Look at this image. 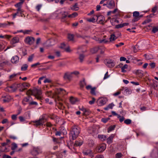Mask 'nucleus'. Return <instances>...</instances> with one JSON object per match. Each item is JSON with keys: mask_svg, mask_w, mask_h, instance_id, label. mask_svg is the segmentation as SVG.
Returning a JSON list of instances; mask_svg holds the SVG:
<instances>
[{"mask_svg": "<svg viewBox=\"0 0 158 158\" xmlns=\"http://www.w3.org/2000/svg\"><path fill=\"white\" fill-rule=\"evenodd\" d=\"M80 128L76 126H73L70 132V139L74 140L76 139L80 133Z\"/></svg>", "mask_w": 158, "mask_h": 158, "instance_id": "nucleus-1", "label": "nucleus"}, {"mask_svg": "<svg viewBox=\"0 0 158 158\" xmlns=\"http://www.w3.org/2000/svg\"><path fill=\"white\" fill-rule=\"evenodd\" d=\"M27 95H34L38 99H40L41 98L40 95L42 94L40 90L34 88L33 89H29L27 92Z\"/></svg>", "mask_w": 158, "mask_h": 158, "instance_id": "nucleus-2", "label": "nucleus"}, {"mask_svg": "<svg viewBox=\"0 0 158 158\" xmlns=\"http://www.w3.org/2000/svg\"><path fill=\"white\" fill-rule=\"evenodd\" d=\"M46 94L48 97H50L55 99V101L57 103H58L60 105L62 106L63 104L61 102H60L61 101V99L60 96L58 95H55L52 91H47L46 92Z\"/></svg>", "mask_w": 158, "mask_h": 158, "instance_id": "nucleus-3", "label": "nucleus"}, {"mask_svg": "<svg viewBox=\"0 0 158 158\" xmlns=\"http://www.w3.org/2000/svg\"><path fill=\"white\" fill-rule=\"evenodd\" d=\"M104 62L105 65L108 67L112 68L115 65V62L114 60L110 59H106L104 60Z\"/></svg>", "mask_w": 158, "mask_h": 158, "instance_id": "nucleus-4", "label": "nucleus"}, {"mask_svg": "<svg viewBox=\"0 0 158 158\" xmlns=\"http://www.w3.org/2000/svg\"><path fill=\"white\" fill-rule=\"evenodd\" d=\"M59 15H61V21L62 22H65L66 20V18L68 16V13L66 11H61Z\"/></svg>", "mask_w": 158, "mask_h": 158, "instance_id": "nucleus-5", "label": "nucleus"}, {"mask_svg": "<svg viewBox=\"0 0 158 158\" xmlns=\"http://www.w3.org/2000/svg\"><path fill=\"white\" fill-rule=\"evenodd\" d=\"M106 98H101L98 99L97 101V104L99 106H102L105 104L107 102Z\"/></svg>", "mask_w": 158, "mask_h": 158, "instance_id": "nucleus-6", "label": "nucleus"}, {"mask_svg": "<svg viewBox=\"0 0 158 158\" xmlns=\"http://www.w3.org/2000/svg\"><path fill=\"white\" fill-rule=\"evenodd\" d=\"M133 16L134 19L132 20L133 22H135L138 21L141 18V16H139V14L138 11H135L133 13Z\"/></svg>", "mask_w": 158, "mask_h": 158, "instance_id": "nucleus-7", "label": "nucleus"}, {"mask_svg": "<svg viewBox=\"0 0 158 158\" xmlns=\"http://www.w3.org/2000/svg\"><path fill=\"white\" fill-rule=\"evenodd\" d=\"M5 90L6 91L9 92H14L16 90L15 86L14 84L10 86H8L6 87Z\"/></svg>", "mask_w": 158, "mask_h": 158, "instance_id": "nucleus-8", "label": "nucleus"}, {"mask_svg": "<svg viewBox=\"0 0 158 158\" xmlns=\"http://www.w3.org/2000/svg\"><path fill=\"white\" fill-rule=\"evenodd\" d=\"M106 145L102 144L98 146L97 148V150L98 152H102L106 148Z\"/></svg>", "mask_w": 158, "mask_h": 158, "instance_id": "nucleus-9", "label": "nucleus"}, {"mask_svg": "<svg viewBox=\"0 0 158 158\" xmlns=\"http://www.w3.org/2000/svg\"><path fill=\"white\" fill-rule=\"evenodd\" d=\"M55 95H58L57 94L64 95L65 94V91L62 88L56 89L55 91Z\"/></svg>", "mask_w": 158, "mask_h": 158, "instance_id": "nucleus-10", "label": "nucleus"}, {"mask_svg": "<svg viewBox=\"0 0 158 158\" xmlns=\"http://www.w3.org/2000/svg\"><path fill=\"white\" fill-rule=\"evenodd\" d=\"M55 40H47L44 44V45L46 47H50L54 45Z\"/></svg>", "mask_w": 158, "mask_h": 158, "instance_id": "nucleus-11", "label": "nucleus"}, {"mask_svg": "<svg viewBox=\"0 0 158 158\" xmlns=\"http://www.w3.org/2000/svg\"><path fill=\"white\" fill-rule=\"evenodd\" d=\"M21 87H23V89H20L19 90L20 92H23L27 89V87H29L30 85L29 83L27 82H24L23 84L21 83Z\"/></svg>", "mask_w": 158, "mask_h": 158, "instance_id": "nucleus-12", "label": "nucleus"}, {"mask_svg": "<svg viewBox=\"0 0 158 158\" xmlns=\"http://www.w3.org/2000/svg\"><path fill=\"white\" fill-rule=\"evenodd\" d=\"M115 5V2L113 0L108 1L107 2V7L110 9L113 8Z\"/></svg>", "mask_w": 158, "mask_h": 158, "instance_id": "nucleus-13", "label": "nucleus"}, {"mask_svg": "<svg viewBox=\"0 0 158 158\" xmlns=\"http://www.w3.org/2000/svg\"><path fill=\"white\" fill-rule=\"evenodd\" d=\"M105 20V18L104 16L102 15L97 16L96 20H98V23H102Z\"/></svg>", "mask_w": 158, "mask_h": 158, "instance_id": "nucleus-14", "label": "nucleus"}, {"mask_svg": "<svg viewBox=\"0 0 158 158\" xmlns=\"http://www.w3.org/2000/svg\"><path fill=\"white\" fill-rule=\"evenodd\" d=\"M19 40H10V43L12 45V46H8L6 48L5 50V51H6L8 49L12 48V47H14L15 46V44L18 43L19 42Z\"/></svg>", "mask_w": 158, "mask_h": 158, "instance_id": "nucleus-15", "label": "nucleus"}, {"mask_svg": "<svg viewBox=\"0 0 158 158\" xmlns=\"http://www.w3.org/2000/svg\"><path fill=\"white\" fill-rule=\"evenodd\" d=\"M2 100L4 103L8 102L10 100V97L9 96H3L1 98Z\"/></svg>", "mask_w": 158, "mask_h": 158, "instance_id": "nucleus-16", "label": "nucleus"}, {"mask_svg": "<svg viewBox=\"0 0 158 158\" xmlns=\"http://www.w3.org/2000/svg\"><path fill=\"white\" fill-rule=\"evenodd\" d=\"M8 64L9 62L7 60L0 62V69H2L4 66L8 65Z\"/></svg>", "mask_w": 158, "mask_h": 158, "instance_id": "nucleus-17", "label": "nucleus"}, {"mask_svg": "<svg viewBox=\"0 0 158 158\" xmlns=\"http://www.w3.org/2000/svg\"><path fill=\"white\" fill-rule=\"evenodd\" d=\"M34 125L37 127L39 126L43 125L44 123L40 119L39 120L34 122Z\"/></svg>", "mask_w": 158, "mask_h": 158, "instance_id": "nucleus-18", "label": "nucleus"}, {"mask_svg": "<svg viewBox=\"0 0 158 158\" xmlns=\"http://www.w3.org/2000/svg\"><path fill=\"white\" fill-rule=\"evenodd\" d=\"M19 58L18 56H15L12 57L11 59V62L13 63L16 64L19 61Z\"/></svg>", "mask_w": 158, "mask_h": 158, "instance_id": "nucleus-19", "label": "nucleus"}, {"mask_svg": "<svg viewBox=\"0 0 158 158\" xmlns=\"http://www.w3.org/2000/svg\"><path fill=\"white\" fill-rule=\"evenodd\" d=\"M99 43H102L103 44H110L114 40H96Z\"/></svg>", "mask_w": 158, "mask_h": 158, "instance_id": "nucleus-20", "label": "nucleus"}, {"mask_svg": "<svg viewBox=\"0 0 158 158\" xmlns=\"http://www.w3.org/2000/svg\"><path fill=\"white\" fill-rule=\"evenodd\" d=\"M48 118V116L46 114H43L40 118L44 123L46 121Z\"/></svg>", "mask_w": 158, "mask_h": 158, "instance_id": "nucleus-21", "label": "nucleus"}, {"mask_svg": "<svg viewBox=\"0 0 158 158\" xmlns=\"http://www.w3.org/2000/svg\"><path fill=\"white\" fill-rule=\"evenodd\" d=\"M72 77L71 73L69 74L68 73H65L64 76V79H67L69 80H70L71 79Z\"/></svg>", "mask_w": 158, "mask_h": 158, "instance_id": "nucleus-22", "label": "nucleus"}, {"mask_svg": "<svg viewBox=\"0 0 158 158\" xmlns=\"http://www.w3.org/2000/svg\"><path fill=\"white\" fill-rule=\"evenodd\" d=\"M135 73L139 77H142L143 76V72L141 70H137L136 71Z\"/></svg>", "mask_w": 158, "mask_h": 158, "instance_id": "nucleus-23", "label": "nucleus"}, {"mask_svg": "<svg viewBox=\"0 0 158 158\" xmlns=\"http://www.w3.org/2000/svg\"><path fill=\"white\" fill-rule=\"evenodd\" d=\"M114 137V135L113 134H112L107 139V143L108 144H110L112 143Z\"/></svg>", "mask_w": 158, "mask_h": 158, "instance_id": "nucleus-24", "label": "nucleus"}, {"mask_svg": "<svg viewBox=\"0 0 158 158\" xmlns=\"http://www.w3.org/2000/svg\"><path fill=\"white\" fill-rule=\"evenodd\" d=\"M99 47H95L91 48L90 50V52L92 54L96 53L99 49Z\"/></svg>", "mask_w": 158, "mask_h": 158, "instance_id": "nucleus-25", "label": "nucleus"}, {"mask_svg": "<svg viewBox=\"0 0 158 158\" xmlns=\"http://www.w3.org/2000/svg\"><path fill=\"white\" fill-rule=\"evenodd\" d=\"M97 15H94L93 17L90 19H87V21L89 22L94 23L96 22V19H97Z\"/></svg>", "mask_w": 158, "mask_h": 158, "instance_id": "nucleus-26", "label": "nucleus"}, {"mask_svg": "<svg viewBox=\"0 0 158 158\" xmlns=\"http://www.w3.org/2000/svg\"><path fill=\"white\" fill-rule=\"evenodd\" d=\"M71 9L72 10L77 11L79 9V7L78 6L77 4L76 3L71 7Z\"/></svg>", "mask_w": 158, "mask_h": 158, "instance_id": "nucleus-27", "label": "nucleus"}, {"mask_svg": "<svg viewBox=\"0 0 158 158\" xmlns=\"http://www.w3.org/2000/svg\"><path fill=\"white\" fill-rule=\"evenodd\" d=\"M86 85L85 81V80L84 78L82 81L80 82V85L81 89L83 88L84 86Z\"/></svg>", "mask_w": 158, "mask_h": 158, "instance_id": "nucleus-28", "label": "nucleus"}, {"mask_svg": "<svg viewBox=\"0 0 158 158\" xmlns=\"http://www.w3.org/2000/svg\"><path fill=\"white\" fill-rule=\"evenodd\" d=\"M123 89H124V92L127 95L130 94L131 93V90L127 87H125L124 88H123ZM122 90H123V89Z\"/></svg>", "mask_w": 158, "mask_h": 158, "instance_id": "nucleus-29", "label": "nucleus"}, {"mask_svg": "<svg viewBox=\"0 0 158 158\" xmlns=\"http://www.w3.org/2000/svg\"><path fill=\"white\" fill-rule=\"evenodd\" d=\"M98 138L102 141L105 140L106 139V135H98Z\"/></svg>", "mask_w": 158, "mask_h": 158, "instance_id": "nucleus-30", "label": "nucleus"}, {"mask_svg": "<svg viewBox=\"0 0 158 158\" xmlns=\"http://www.w3.org/2000/svg\"><path fill=\"white\" fill-rule=\"evenodd\" d=\"M30 99H32L31 97L30 96H28V97H24L23 100L26 102H28L29 103L31 101Z\"/></svg>", "mask_w": 158, "mask_h": 158, "instance_id": "nucleus-31", "label": "nucleus"}, {"mask_svg": "<svg viewBox=\"0 0 158 158\" xmlns=\"http://www.w3.org/2000/svg\"><path fill=\"white\" fill-rule=\"evenodd\" d=\"M82 144V141H78L77 140L75 141L74 144V146H80Z\"/></svg>", "mask_w": 158, "mask_h": 158, "instance_id": "nucleus-32", "label": "nucleus"}, {"mask_svg": "<svg viewBox=\"0 0 158 158\" xmlns=\"http://www.w3.org/2000/svg\"><path fill=\"white\" fill-rule=\"evenodd\" d=\"M153 85L156 89H158V81L155 80H153Z\"/></svg>", "mask_w": 158, "mask_h": 158, "instance_id": "nucleus-33", "label": "nucleus"}, {"mask_svg": "<svg viewBox=\"0 0 158 158\" xmlns=\"http://www.w3.org/2000/svg\"><path fill=\"white\" fill-rule=\"evenodd\" d=\"M28 67V66L27 64H24L22 66L21 70L22 71H25L27 70Z\"/></svg>", "mask_w": 158, "mask_h": 158, "instance_id": "nucleus-34", "label": "nucleus"}, {"mask_svg": "<svg viewBox=\"0 0 158 158\" xmlns=\"http://www.w3.org/2000/svg\"><path fill=\"white\" fill-rule=\"evenodd\" d=\"M70 101L72 104H74L77 101V99L71 97L70 98Z\"/></svg>", "mask_w": 158, "mask_h": 158, "instance_id": "nucleus-35", "label": "nucleus"}, {"mask_svg": "<svg viewBox=\"0 0 158 158\" xmlns=\"http://www.w3.org/2000/svg\"><path fill=\"white\" fill-rule=\"evenodd\" d=\"M11 36L8 35H0V38L5 39H9L10 38Z\"/></svg>", "mask_w": 158, "mask_h": 158, "instance_id": "nucleus-36", "label": "nucleus"}, {"mask_svg": "<svg viewBox=\"0 0 158 158\" xmlns=\"http://www.w3.org/2000/svg\"><path fill=\"white\" fill-rule=\"evenodd\" d=\"M84 57L85 56L83 54L81 53L79 54V58L81 62H82L83 61Z\"/></svg>", "mask_w": 158, "mask_h": 158, "instance_id": "nucleus-37", "label": "nucleus"}, {"mask_svg": "<svg viewBox=\"0 0 158 158\" xmlns=\"http://www.w3.org/2000/svg\"><path fill=\"white\" fill-rule=\"evenodd\" d=\"M115 127V125H113L112 126H110L108 129L107 131L108 132H109L114 130Z\"/></svg>", "mask_w": 158, "mask_h": 158, "instance_id": "nucleus-38", "label": "nucleus"}, {"mask_svg": "<svg viewBox=\"0 0 158 158\" xmlns=\"http://www.w3.org/2000/svg\"><path fill=\"white\" fill-rule=\"evenodd\" d=\"M78 15L77 12H74L72 14L68 15V17L70 18H73L76 17Z\"/></svg>", "mask_w": 158, "mask_h": 158, "instance_id": "nucleus-39", "label": "nucleus"}, {"mask_svg": "<svg viewBox=\"0 0 158 158\" xmlns=\"http://www.w3.org/2000/svg\"><path fill=\"white\" fill-rule=\"evenodd\" d=\"M35 40H25V42L29 45L32 44L34 43Z\"/></svg>", "mask_w": 158, "mask_h": 158, "instance_id": "nucleus-40", "label": "nucleus"}, {"mask_svg": "<svg viewBox=\"0 0 158 158\" xmlns=\"http://www.w3.org/2000/svg\"><path fill=\"white\" fill-rule=\"evenodd\" d=\"M31 153L32 155L35 156L38 154L39 152L37 149H34L31 152Z\"/></svg>", "mask_w": 158, "mask_h": 158, "instance_id": "nucleus-41", "label": "nucleus"}, {"mask_svg": "<svg viewBox=\"0 0 158 158\" xmlns=\"http://www.w3.org/2000/svg\"><path fill=\"white\" fill-rule=\"evenodd\" d=\"M128 65L127 64H125L122 67L121 72L122 73H125L126 72V71L125 70V69H126L127 68Z\"/></svg>", "mask_w": 158, "mask_h": 158, "instance_id": "nucleus-42", "label": "nucleus"}, {"mask_svg": "<svg viewBox=\"0 0 158 158\" xmlns=\"http://www.w3.org/2000/svg\"><path fill=\"white\" fill-rule=\"evenodd\" d=\"M17 147V146L16 143H13L12 144V147H11V149L12 150H15Z\"/></svg>", "mask_w": 158, "mask_h": 158, "instance_id": "nucleus-43", "label": "nucleus"}, {"mask_svg": "<svg viewBox=\"0 0 158 158\" xmlns=\"http://www.w3.org/2000/svg\"><path fill=\"white\" fill-rule=\"evenodd\" d=\"M90 113V111L88 109H85L84 112H83V115H89Z\"/></svg>", "mask_w": 158, "mask_h": 158, "instance_id": "nucleus-44", "label": "nucleus"}, {"mask_svg": "<svg viewBox=\"0 0 158 158\" xmlns=\"http://www.w3.org/2000/svg\"><path fill=\"white\" fill-rule=\"evenodd\" d=\"M131 123V120L129 119H127L124 121V123L127 124L129 125Z\"/></svg>", "mask_w": 158, "mask_h": 158, "instance_id": "nucleus-45", "label": "nucleus"}, {"mask_svg": "<svg viewBox=\"0 0 158 158\" xmlns=\"http://www.w3.org/2000/svg\"><path fill=\"white\" fill-rule=\"evenodd\" d=\"M118 118H119V121L120 123L122 122L125 119V118L123 116H121L119 115H118Z\"/></svg>", "mask_w": 158, "mask_h": 158, "instance_id": "nucleus-46", "label": "nucleus"}, {"mask_svg": "<svg viewBox=\"0 0 158 158\" xmlns=\"http://www.w3.org/2000/svg\"><path fill=\"white\" fill-rule=\"evenodd\" d=\"M18 75L17 74L14 73L9 76V79L11 80L12 79Z\"/></svg>", "mask_w": 158, "mask_h": 158, "instance_id": "nucleus-47", "label": "nucleus"}, {"mask_svg": "<svg viewBox=\"0 0 158 158\" xmlns=\"http://www.w3.org/2000/svg\"><path fill=\"white\" fill-rule=\"evenodd\" d=\"M96 89V87H94L93 88L91 89L90 93L93 95H95L96 94L95 92V90Z\"/></svg>", "mask_w": 158, "mask_h": 158, "instance_id": "nucleus-48", "label": "nucleus"}, {"mask_svg": "<svg viewBox=\"0 0 158 158\" xmlns=\"http://www.w3.org/2000/svg\"><path fill=\"white\" fill-rule=\"evenodd\" d=\"M67 37L69 40H73L74 37V35L73 34H69L68 35Z\"/></svg>", "mask_w": 158, "mask_h": 158, "instance_id": "nucleus-49", "label": "nucleus"}, {"mask_svg": "<svg viewBox=\"0 0 158 158\" xmlns=\"http://www.w3.org/2000/svg\"><path fill=\"white\" fill-rule=\"evenodd\" d=\"M123 155L121 153L119 152L117 153L115 155V157L116 158H120Z\"/></svg>", "mask_w": 158, "mask_h": 158, "instance_id": "nucleus-50", "label": "nucleus"}, {"mask_svg": "<svg viewBox=\"0 0 158 158\" xmlns=\"http://www.w3.org/2000/svg\"><path fill=\"white\" fill-rule=\"evenodd\" d=\"M78 50H79L78 52V53H80V52L85 53L87 52V50L86 49H85L84 50H82L81 47L79 48Z\"/></svg>", "mask_w": 158, "mask_h": 158, "instance_id": "nucleus-51", "label": "nucleus"}, {"mask_svg": "<svg viewBox=\"0 0 158 158\" xmlns=\"http://www.w3.org/2000/svg\"><path fill=\"white\" fill-rule=\"evenodd\" d=\"M29 105H35L37 106L38 105V103L34 101H30L29 103Z\"/></svg>", "mask_w": 158, "mask_h": 158, "instance_id": "nucleus-52", "label": "nucleus"}, {"mask_svg": "<svg viewBox=\"0 0 158 158\" xmlns=\"http://www.w3.org/2000/svg\"><path fill=\"white\" fill-rule=\"evenodd\" d=\"M14 85H15V86L16 90H17L18 88H19L20 87H21L22 85H21V83L14 84Z\"/></svg>", "mask_w": 158, "mask_h": 158, "instance_id": "nucleus-53", "label": "nucleus"}, {"mask_svg": "<svg viewBox=\"0 0 158 158\" xmlns=\"http://www.w3.org/2000/svg\"><path fill=\"white\" fill-rule=\"evenodd\" d=\"M14 85H15V86L16 90H17L18 88H19L20 87H21L22 85H21V83L14 84Z\"/></svg>", "mask_w": 158, "mask_h": 158, "instance_id": "nucleus-54", "label": "nucleus"}, {"mask_svg": "<svg viewBox=\"0 0 158 158\" xmlns=\"http://www.w3.org/2000/svg\"><path fill=\"white\" fill-rule=\"evenodd\" d=\"M110 119V118H103L102 119V121L104 123H106L107 121L109 120Z\"/></svg>", "mask_w": 158, "mask_h": 158, "instance_id": "nucleus-55", "label": "nucleus"}, {"mask_svg": "<svg viewBox=\"0 0 158 158\" xmlns=\"http://www.w3.org/2000/svg\"><path fill=\"white\" fill-rule=\"evenodd\" d=\"M83 154L85 155H88L89 154H91L92 152L90 150H87L85 152H83Z\"/></svg>", "mask_w": 158, "mask_h": 158, "instance_id": "nucleus-56", "label": "nucleus"}, {"mask_svg": "<svg viewBox=\"0 0 158 158\" xmlns=\"http://www.w3.org/2000/svg\"><path fill=\"white\" fill-rule=\"evenodd\" d=\"M34 57L33 54L31 55L28 58V61L31 62L33 58Z\"/></svg>", "mask_w": 158, "mask_h": 158, "instance_id": "nucleus-57", "label": "nucleus"}, {"mask_svg": "<svg viewBox=\"0 0 158 158\" xmlns=\"http://www.w3.org/2000/svg\"><path fill=\"white\" fill-rule=\"evenodd\" d=\"M17 115H16V114H13V115H12L11 116V118H12V120H15L17 119Z\"/></svg>", "mask_w": 158, "mask_h": 158, "instance_id": "nucleus-58", "label": "nucleus"}, {"mask_svg": "<svg viewBox=\"0 0 158 158\" xmlns=\"http://www.w3.org/2000/svg\"><path fill=\"white\" fill-rule=\"evenodd\" d=\"M22 4V3H20V2L17 3L15 5V6L17 7H21V5Z\"/></svg>", "mask_w": 158, "mask_h": 158, "instance_id": "nucleus-59", "label": "nucleus"}, {"mask_svg": "<svg viewBox=\"0 0 158 158\" xmlns=\"http://www.w3.org/2000/svg\"><path fill=\"white\" fill-rule=\"evenodd\" d=\"M5 48V46L3 44H0V52L2 51Z\"/></svg>", "mask_w": 158, "mask_h": 158, "instance_id": "nucleus-60", "label": "nucleus"}, {"mask_svg": "<svg viewBox=\"0 0 158 158\" xmlns=\"http://www.w3.org/2000/svg\"><path fill=\"white\" fill-rule=\"evenodd\" d=\"M149 65L152 68H154L155 67V63L154 62H152L150 63Z\"/></svg>", "mask_w": 158, "mask_h": 158, "instance_id": "nucleus-61", "label": "nucleus"}, {"mask_svg": "<svg viewBox=\"0 0 158 158\" xmlns=\"http://www.w3.org/2000/svg\"><path fill=\"white\" fill-rule=\"evenodd\" d=\"M95 99L94 98H93L92 100L91 101H89V103L90 104H93L94 103L95 101Z\"/></svg>", "mask_w": 158, "mask_h": 158, "instance_id": "nucleus-62", "label": "nucleus"}, {"mask_svg": "<svg viewBox=\"0 0 158 158\" xmlns=\"http://www.w3.org/2000/svg\"><path fill=\"white\" fill-rule=\"evenodd\" d=\"M123 27L122 24H120L115 26V27L117 28H119Z\"/></svg>", "mask_w": 158, "mask_h": 158, "instance_id": "nucleus-63", "label": "nucleus"}, {"mask_svg": "<svg viewBox=\"0 0 158 158\" xmlns=\"http://www.w3.org/2000/svg\"><path fill=\"white\" fill-rule=\"evenodd\" d=\"M94 158H104V157L103 155H99L96 156Z\"/></svg>", "mask_w": 158, "mask_h": 158, "instance_id": "nucleus-64", "label": "nucleus"}]
</instances>
